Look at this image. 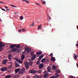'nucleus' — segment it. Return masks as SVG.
I'll use <instances>...</instances> for the list:
<instances>
[{
  "mask_svg": "<svg viewBox=\"0 0 78 78\" xmlns=\"http://www.w3.org/2000/svg\"><path fill=\"white\" fill-rule=\"evenodd\" d=\"M4 46V43L0 42V51H2L3 50V48L2 47Z\"/></svg>",
  "mask_w": 78,
  "mask_h": 78,
  "instance_id": "nucleus-1",
  "label": "nucleus"
},
{
  "mask_svg": "<svg viewBox=\"0 0 78 78\" xmlns=\"http://www.w3.org/2000/svg\"><path fill=\"white\" fill-rule=\"evenodd\" d=\"M7 68L6 67H3L1 69V70L2 72H5V71H6L8 70Z\"/></svg>",
  "mask_w": 78,
  "mask_h": 78,
  "instance_id": "nucleus-2",
  "label": "nucleus"
},
{
  "mask_svg": "<svg viewBox=\"0 0 78 78\" xmlns=\"http://www.w3.org/2000/svg\"><path fill=\"white\" fill-rule=\"evenodd\" d=\"M25 50L26 51H28V53H30L31 51V49L28 48V47H26L25 48Z\"/></svg>",
  "mask_w": 78,
  "mask_h": 78,
  "instance_id": "nucleus-3",
  "label": "nucleus"
},
{
  "mask_svg": "<svg viewBox=\"0 0 78 78\" xmlns=\"http://www.w3.org/2000/svg\"><path fill=\"white\" fill-rule=\"evenodd\" d=\"M24 64L26 67V69H29V65H28V63H27V62H25Z\"/></svg>",
  "mask_w": 78,
  "mask_h": 78,
  "instance_id": "nucleus-4",
  "label": "nucleus"
},
{
  "mask_svg": "<svg viewBox=\"0 0 78 78\" xmlns=\"http://www.w3.org/2000/svg\"><path fill=\"white\" fill-rule=\"evenodd\" d=\"M30 73H37V71L34 70H30Z\"/></svg>",
  "mask_w": 78,
  "mask_h": 78,
  "instance_id": "nucleus-5",
  "label": "nucleus"
},
{
  "mask_svg": "<svg viewBox=\"0 0 78 78\" xmlns=\"http://www.w3.org/2000/svg\"><path fill=\"white\" fill-rule=\"evenodd\" d=\"M25 72V68H23L21 70L20 72V73H24Z\"/></svg>",
  "mask_w": 78,
  "mask_h": 78,
  "instance_id": "nucleus-6",
  "label": "nucleus"
},
{
  "mask_svg": "<svg viewBox=\"0 0 78 78\" xmlns=\"http://www.w3.org/2000/svg\"><path fill=\"white\" fill-rule=\"evenodd\" d=\"M44 67V65L43 64H41L39 65V68L40 69H42Z\"/></svg>",
  "mask_w": 78,
  "mask_h": 78,
  "instance_id": "nucleus-7",
  "label": "nucleus"
},
{
  "mask_svg": "<svg viewBox=\"0 0 78 78\" xmlns=\"http://www.w3.org/2000/svg\"><path fill=\"white\" fill-rule=\"evenodd\" d=\"M12 77V75H9L7 76H5V78H10Z\"/></svg>",
  "mask_w": 78,
  "mask_h": 78,
  "instance_id": "nucleus-8",
  "label": "nucleus"
},
{
  "mask_svg": "<svg viewBox=\"0 0 78 78\" xmlns=\"http://www.w3.org/2000/svg\"><path fill=\"white\" fill-rule=\"evenodd\" d=\"M16 61H18V62H19L20 63V64H21V63H22L23 62L22 61H21V60L20 59L16 58Z\"/></svg>",
  "mask_w": 78,
  "mask_h": 78,
  "instance_id": "nucleus-9",
  "label": "nucleus"
},
{
  "mask_svg": "<svg viewBox=\"0 0 78 78\" xmlns=\"http://www.w3.org/2000/svg\"><path fill=\"white\" fill-rule=\"evenodd\" d=\"M17 49L16 48H13L12 49V52H16L17 51Z\"/></svg>",
  "mask_w": 78,
  "mask_h": 78,
  "instance_id": "nucleus-10",
  "label": "nucleus"
},
{
  "mask_svg": "<svg viewBox=\"0 0 78 78\" xmlns=\"http://www.w3.org/2000/svg\"><path fill=\"white\" fill-rule=\"evenodd\" d=\"M36 57V55H35V54H33L32 55V58L33 59H35V58Z\"/></svg>",
  "mask_w": 78,
  "mask_h": 78,
  "instance_id": "nucleus-11",
  "label": "nucleus"
},
{
  "mask_svg": "<svg viewBox=\"0 0 78 78\" xmlns=\"http://www.w3.org/2000/svg\"><path fill=\"white\" fill-rule=\"evenodd\" d=\"M7 61L8 60L7 59H5L2 62V63L3 64H6V62H7Z\"/></svg>",
  "mask_w": 78,
  "mask_h": 78,
  "instance_id": "nucleus-12",
  "label": "nucleus"
},
{
  "mask_svg": "<svg viewBox=\"0 0 78 78\" xmlns=\"http://www.w3.org/2000/svg\"><path fill=\"white\" fill-rule=\"evenodd\" d=\"M43 57H44V55H42L39 57L38 60L40 61L41 59H42V58H43Z\"/></svg>",
  "mask_w": 78,
  "mask_h": 78,
  "instance_id": "nucleus-13",
  "label": "nucleus"
},
{
  "mask_svg": "<svg viewBox=\"0 0 78 78\" xmlns=\"http://www.w3.org/2000/svg\"><path fill=\"white\" fill-rule=\"evenodd\" d=\"M51 60L52 61H56L55 58L54 57H51Z\"/></svg>",
  "mask_w": 78,
  "mask_h": 78,
  "instance_id": "nucleus-14",
  "label": "nucleus"
},
{
  "mask_svg": "<svg viewBox=\"0 0 78 78\" xmlns=\"http://www.w3.org/2000/svg\"><path fill=\"white\" fill-rule=\"evenodd\" d=\"M45 61H46V59H45V58H44L42 59L41 60V62L43 63L44 62H45Z\"/></svg>",
  "mask_w": 78,
  "mask_h": 78,
  "instance_id": "nucleus-15",
  "label": "nucleus"
},
{
  "mask_svg": "<svg viewBox=\"0 0 78 78\" xmlns=\"http://www.w3.org/2000/svg\"><path fill=\"white\" fill-rule=\"evenodd\" d=\"M20 70V68L16 69L15 70V73H17V72L19 71Z\"/></svg>",
  "mask_w": 78,
  "mask_h": 78,
  "instance_id": "nucleus-16",
  "label": "nucleus"
},
{
  "mask_svg": "<svg viewBox=\"0 0 78 78\" xmlns=\"http://www.w3.org/2000/svg\"><path fill=\"white\" fill-rule=\"evenodd\" d=\"M52 69L53 70H55L56 69V66L55 65H53L52 66Z\"/></svg>",
  "mask_w": 78,
  "mask_h": 78,
  "instance_id": "nucleus-17",
  "label": "nucleus"
},
{
  "mask_svg": "<svg viewBox=\"0 0 78 78\" xmlns=\"http://www.w3.org/2000/svg\"><path fill=\"white\" fill-rule=\"evenodd\" d=\"M16 47V45H11L10 46V48H13L14 47Z\"/></svg>",
  "mask_w": 78,
  "mask_h": 78,
  "instance_id": "nucleus-18",
  "label": "nucleus"
},
{
  "mask_svg": "<svg viewBox=\"0 0 78 78\" xmlns=\"http://www.w3.org/2000/svg\"><path fill=\"white\" fill-rule=\"evenodd\" d=\"M48 74H46L44 75V78H47L48 77Z\"/></svg>",
  "mask_w": 78,
  "mask_h": 78,
  "instance_id": "nucleus-19",
  "label": "nucleus"
},
{
  "mask_svg": "<svg viewBox=\"0 0 78 78\" xmlns=\"http://www.w3.org/2000/svg\"><path fill=\"white\" fill-rule=\"evenodd\" d=\"M12 56V55L11 54H10L9 55V57L8 58L9 59H11V57Z\"/></svg>",
  "mask_w": 78,
  "mask_h": 78,
  "instance_id": "nucleus-20",
  "label": "nucleus"
},
{
  "mask_svg": "<svg viewBox=\"0 0 78 78\" xmlns=\"http://www.w3.org/2000/svg\"><path fill=\"white\" fill-rule=\"evenodd\" d=\"M25 58V55H22L21 56V60H23Z\"/></svg>",
  "mask_w": 78,
  "mask_h": 78,
  "instance_id": "nucleus-21",
  "label": "nucleus"
},
{
  "mask_svg": "<svg viewBox=\"0 0 78 78\" xmlns=\"http://www.w3.org/2000/svg\"><path fill=\"white\" fill-rule=\"evenodd\" d=\"M42 72V71L41 70L37 71V73H41Z\"/></svg>",
  "mask_w": 78,
  "mask_h": 78,
  "instance_id": "nucleus-22",
  "label": "nucleus"
},
{
  "mask_svg": "<svg viewBox=\"0 0 78 78\" xmlns=\"http://www.w3.org/2000/svg\"><path fill=\"white\" fill-rule=\"evenodd\" d=\"M34 78H39V76L37 75L34 76Z\"/></svg>",
  "mask_w": 78,
  "mask_h": 78,
  "instance_id": "nucleus-23",
  "label": "nucleus"
},
{
  "mask_svg": "<svg viewBox=\"0 0 78 78\" xmlns=\"http://www.w3.org/2000/svg\"><path fill=\"white\" fill-rule=\"evenodd\" d=\"M12 67V65H10V66H9L8 68H7V69H8H8H11V68Z\"/></svg>",
  "mask_w": 78,
  "mask_h": 78,
  "instance_id": "nucleus-24",
  "label": "nucleus"
},
{
  "mask_svg": "<svg viewBox=\"0 0 78 78\" xmlns=\"http://www.w3.org/2000/svg\"><path fill=\"white\" fill-rule=\"evenodd\" d=\"M48 72H51V69H50V67H48Z\"/></svg>",
  "mask_w": 78,
  "mask_h": 78,
  "instance_id": "nucleus-25",
  "label": "nucleus"
},
{
  "mask_svg": "<svg viewBox=\"0 0 78 78\" xmlns=\"http://www.w3.org/2000/svg\"><path fill=\"white\" fill-rule=\"evenodd\" d=\"M29 65H30V66H32V64H33V62H29Z\"/></svg>",
  "mask_w": 78,
  "mask_h": 78,
  "instance_id": "nucleus-26",
  "label": "nucleus"
},
{
  "mask_svg": "<svg viewBox=\"0 0 78 78\" xmlns=\"http://www.w3.org/2000/svg\"><path fill=\"white\" fill-rule=\"evenodd\" d=\"M55 72L56 73H59L60 72V71L58 70H55Z\"/></svg>",
  "mask_w": 78,
  "mask_h": 78,
  "instance_id": "nucleus-27",
  "label": "nucleus"
},
{
  "mask_svg": "<svg viewBox=\"0 0 78 78\" xmlns=\"http://www.w3.org/2000/svg\"><path fill=\"white\" fill-rule=\"evenodd\" d=\"M74 59H77V56H76V55L75 54H74Z\"/></svg>",
  "mask_w": 78,
  "mask_h": 78,
  "instance_id": "nucleus-28",
  "label": "nucleus"
},
{
  "mask_svg": "<svg viewBox=\"0 0 78 78\" xmlns=\"http://www.w3.org/2000/svg\"><path fill=\"white\" fill-rule=\"evenodd\" d=\"M34 23H33L30 24V27H33V26H34Z\"/></svg>",
  "mask_w": 78,
  "mask_h": 78,
  "instance_id": "nucleus-29",
  "label": "nucleus"
},
{
  "mask_svg": "<svg viewBox=\"0 0 78 78\" xmlns=\"http://www.w3.org/2000/svg\"><path fill=\"white\" fill-rule=\"evenodd\" d=\"M37 54L38 55H41V54H42V52H38L37 53Z\"/></svg>",
  "mask_w": 78,
  "mask_h": 78,
  "instance_id": "nucleus-30",
  "label": "nucleus"
},
{
  "mask_svg": "<svg viewBox=\"0 0 78 78\" xmlns=\"http://www.w3.org/2000/svg\"><path fill=\"white\" fill-rule=\"evenodd\" d=\"M41 27H42V25H40L39 26H38V30H39V29H40L41 28Z\"/></svg>",
  "mask_w": 78,
  "mask_h": 78,
  "instance_id": "nucleus-31",
  "label": "nucleus"
},
{
  "mask_svg": "<svg viewBox=\"0 0 78 78\" xmlns=\"http://www.w3.org/2000/svg\"><path fill=\"white\" fill-rule=\"evenodd\" d=\"M40 63V61H37V65H39Z\"/></svg>",
  "mask_w": 78,
  "mask_h": 78,
  "instance_id": "nucleus-32",
  "label": "nucleus"
},
{
  "mask_svg": "<svg viewBox=\"0 0 78 78\" xmlns=\"http://www.w3.org/2000/svg\"><path fill=\"white\" fill-rule=\"evenodd\" d=\"M15 66L16 67H19V65L18 63H16Z\"/></svg>",
  "mask_w": 78,
  "mask_h": 78,
  "instance_id": "nucleus-33",
  "label": "nucleus"
},
{
  "mask_svg": "<svg viewBox=\"0 0 78 78\" xmlns=\"http://www.w3.org/2000/svg\"><path fill=\"white\" fill-rule=\"evenodd\" d=\"M49 56L51 57H52L53 56V53H51L50 55H49Z\"/></svg>",
  "mask_w": 78,
  "mask_h": 78,
  "instance_id": "nucleus-34",
  "label": "nucleus"
},
{
  "mask_svg": "<svg viewBox=\"0 0 78 78\" xmlns=\"http://www.w3.org/2000/svg\"><path fill=\"white\" fill-rule=\"evenodd\" d=\"M20 19L21 20H23V16H22L20 17Z\"/></svg>",
  "mask_w": 78,
  "mask_h": 78,
  "instance_id": "nucleus-35",
  "label": "nucleus"
},
{
  "mask_svg": "<svg viewBox=\"0 0 78 78\" xmlns=\"http://www.w3.org/2000/svg\"><path fill=\"white\" fill-rule=\"evenodd\" d=\"M56 77H55L56 78H57V77H59V74H56Z\"/></svg>",
  "mask_w": 78,
  "mask_h": 78,
  "instance_id": "nucleus-36",
  "label": "nucleus"
},
{
  "mask_svg": "<svg viewBox=\"0 0 78 78\" xmlns=\"http://www.w3.org/2000/svg\"><path fill=\"white\" fill-rule=\"evenodd\" d=\"M10 6H12V7H13V8H16V6L14 5H10Z\"/></svg>",
  "mask_w": 78,
  "mask_h": 78,
  "instance_id": "nucleus-37",
  "label": "nucleus"
},
{
  "mask_svg": "<svg viewBox=\"0 0 78 78\" xmlns=\"http://www.w3.org/2000/svg\"><path fill=\"white\" fill-rule=\"evenodd\" d=\"M16 48H19L20 47V45H17V46H16Z\"/></svg>",
  "mask_w": 78,
  "mask_h": 78,
  "instance_id": "nucleus-38",
  "label": "nucleus"
},
{
  "mask_svg": "<svg viewBox=\"0 0 78 78\" xmlns=\"http://www.w3.org/2000/svg\"><path fill=\"white\" fill-rule=\"evenodd\" d=\"M50 78H56V77L55 76H52Z\"/></svg>",
  "mask_w": 78,
  "mask_h": 78,
  "instance_id": "nucleus-39",
  "label": "nucleus"
},
{
  "mask_svg": "<svg viewBox=\"0 0 78 78\" xmlns=\"http://www.w3.org/2000/svg\"><path fill=\"white\" fill-rule=\"evenodd\" d=\"M50 16H49L48 15V20H50Z\"/></svg>",
  "mask_w": 78,
  "mask_h": 78,
  "instance_id": "nucleus-40",
  "label": "nucleus"
},
{
  "mask_svg": "<svg viewBox=\"0 0 78 78\" xmlns=\"http://www.w3.org/2000/svg\"><path fill=\"white\" fill-rule=\"evenodd\" d=\"M0 3H1V4H5V3H3V2H1V1H0Z\"/></svg>",
  "mask_w": 78,
  "mask_h": 78,
  "instance_id": "nucleus-41",
  "label": "nucleus"
},
{
  "mask_svg": "<svg viewBox=\"0 0 78 78\" xmlns=\"http://www.w3.org/2000/svg\"><path fill=\"white\" fill-rule=\"evenodd\" d=\"M2 10L3 11H4L6 12V10H5V9L2 8Z\"/></svg>",
  "mask_w": 78,
  "mask_h": 78,
  "instance_id": "nucleus-42",
  "label": "nucleus"
},
{
  "mask_svg": "<svg viewBox=\"0 0 78 78\" xmlns=\"http://www.w3.org/2000/svg\"><path fill=\"white\" fill-rule=\"evenodd\" d=\"M26 3H30V2H29L28 1L26 0Z\"/></svg>",
  "mask_w": 78,
  "mask_h": 78,
  "instance_id": "nucleus-43",
  "label": "nucleus"
},
{
  "mask_svg": "<svg viewBox=\"0 0 78 78\" xmlns=\"http://www.w3.org/2000/svg\"><path fill=\"white\" fill-rule=\"evenodd\" d=\"M39 76V78H41L42 77V76L41 75H40Z\"/></svg>",
  "mask_w": 78,
  "mask_h": 78,
  "instance_id": "nucleus-44",
  "label": "nucleus"
},
{
  "mask_svg": "<svg viewBox=\"0 0 78 78\" xmlns=\"http://www.w3.org/2000/svg\"><path fill=\"white\" fill-rule=\"evenodd\" d=\"M22 31H23V32H24V31H25V30L24 29H23L22 30Z\"/></svg>",
  "mask_w": 78,
  "mask_h": 78,
  "instance_id": "nucleus-45",
  "label": "nucleus"
},
{
  "mask_svg": "<svg viewBox=\"0 0 78 78\" xmlns=\"http://www.w3.org/2000/svg\"><path fill=\"white\" fill-rule=\"evenodd\" d=\"M18 31H19V32H21L22 30H19Z\"/></svg>",
  "mask_w": 78,
  "mask_h": 78,
  "instance_id": "nucleus-46",
  "label": "nucleus"
},
{
  "mask_svg": "<svg viewBox=\"0 0 78 78\" xmlns=\"http://www.w3.org/2000/svg\"><path fill=\"white\" fill-rule=\"evenodd\" d=\"M43 4H45V2L44 1L43 2Z\"/></svg>",
  "mask_w": 78,
  "mask_h": 78,
  "instance_id": "nucleus-47",
  "label": "nucleus"
},
{
  "mask_svg": "<svg viewBox=\"0 0 78 78\" xmlns=\"http://www.w3.org/2000/svg\"><path fill=\"white\" fill-rule=\"evenodd\" d=\"M20 49H19V50H18L17 51L18 52H20Z\"/></svg>",
  "mask_w": 78,
  "mask_h": 78,
  "instance_id": "nucleus-48",
  "label": "nucleus"
},
{
  "mask_svg": "<svg viewBox=\"0 0 78 78\" xmlns=\"http://www.w3.org/2000/svg\"><path fill=\"white\" fill-rule=\"evenodd\" d=\"M6 10H7V11H9V9H6Z\"/></svg>",
  "mask_w": 78,
  "mask_h": 78,
  "instance_id": "nucleus-49",
  "label": "nucleus"
},
{
  "mask_svg": "<svg viewBox=\"0 0 78 78\" xmlns=\"http://www.w3.org/2000/svg\"><path fill=\"white\" fill-rule=\"evenodd\" d=\"M5 8H6V9L8 8V7H7L6 6H5Z\"/></svg>",
  "mask_w": 78,
  "mask_h": 78,
  "instance_id": "nucleus-50",
  "label": "nucleus"
},
{
  "mask_svg": "<svg viewBox=\"0 0 78 78\" xmlns=\"http://www.w3.org/2000/svg\"><path fill=\"white\" fill-rule=\"evenodd\" d=\"M14 77H16V78H17V76H16L15 75L14 76Z\"/></svg>",
  "mask_w": 78,
  "mask_h": 78,
  "instance_id": "nucleus-51",
  "label": "nucleus"
},
{
  "mask_svg": "<svg viewBox=\"0 0 78 78\" xmlns=\"http://www.w3.org/2000/svg\"><path fill=\"white\" fill-rule=\"evenodd\" d=\"M76 46H77V47H78V44H76Z\"/></svg>",
  "mask_w": 78,
  "mask_h": 78,
  "instance_id": "nucleus-52",
  "label": "nucleus"
},
{
  "mask_svg": "<svg viewBox=\"0 0 78 78\" xmlns=\"http://www.w3.org/2000/svg\"><path fill=\"white\" fill-rule=\"evenodd\" d=\"M37 22H39V20H37Z\"/></svg>",
  "mask_w": 78,
  "mask_h": 78,
  "instance_id": "nucleus-53",
  "label": "nucleus"
},
{
  "mask_svg": "<svg viewBox=\"0 0 78 78\" xmlns=\"http://www.w3.org/2000/svg\"><path fill=\"white\" fill-rule=\"evenodd\" d=\"M36 4H37V5H39V4H37V3H36Z\"/></svg>",
  "mask_w": 78,
  "mask_h": 78,
  "instance_id": "nucleus-54",
  "label": "nucleus"
},
{
  "mask_svg": "<svg viewBox=\"0 0 78 78\" xmlns=\"http://www.w3.org/2000/svg\"><path fill=\"white\" fill-rule=\"evenodd\" d=\"M10 63L11 64H12V62H10Z\"/></svg>",
  "mask_w": 78,
  "mask_h": 78,
  "instance_id": "nucleus-55",
  "label": "nucleus"
},
{
  "mask_svg": "<svg viewBox=\"0 0 78 78\" xmlns=\"http://www.w3.org/2000/svg\"><path fill=\"white\" fill-rule=\"evenodd\" d=\"M23 2H26V0H23Z\"/></svg>",
  "mask_w": 78,
  "mask_h": 78,
  "instance_id": "nucleus-56",
  "label": "nucleus"
},
{
  "mask_svg": "<svg viewBox=\"0 0 78 78\" xmlns=\"http://www.w3.org/2000/svg\"><path fill=\"white\" fill-rule=\"evenodd\" d=\"M77 29L78 30V26L77 27Z\"/></svg>",
  "mask_w": 78,
  "mask_h": 78,
  "instance_id": "nucleus-57",
  "label": "nucleus"
},
{
  "mask_svg": "<svg viewBox=\"0 0 78 78\" xmlns=\"http://www.w3.org/2000/svg\"><path fill=\"white\" fill-rule=\"evenodd\" d=\"M27 78H30V77H27Z\"/></svg>",
  "mask_w": 78,
  "mask_h": 78,
  "instance_id": "nucleus-58",
  "label": "nucleus"
},
{
  "mask_svg": "<svg viewBox=\"0 0 78 78\" xmlns=\"http://www.w3.org/2000/svg\"><path fill=\"white\" fill-rule=\"evenodd\" d=\"M0 21H2V20H1V19H0Z\"/></svg>",
  "mask_w": 78,
  "mask_h": 78,
  "instance_id": "nucleus-59",
  "label": "nucleus"
},
{
  "mask_svg": "<svg viewBox=\"0 0 78 78\" xmlns=\"http://www.w3.org/2000/svg\"><path fill=\"white\" fill-rule=\"evenodd\" d=\"M1 61V59H0V62Z\"/></svg>",
  "mask_w": 78,
  "mask_h": 78,
  "instance_id": "nucleus-60",
  "label": "nucleus"
},
{
  "mask_svg": "<svg viewBox=\"0 0 78 78\" xmlns=\"http://www.w3.org/2000/svg\"><path fill=\"white\" fill-rule=\"evenodd\" d=\"M47 61H48V59L47 60Z\"/></svg>",
  "mask_w": 78,
  "mask_h": 78,
  "instance_id": "nucleus-61",
  "label": "nucleus"
},
{
  "mask_svg": "<svg viewBox=\"0 0 78 78\" xmlns=\"http://www.w3.org/2000/svg\"><path fill=\"white\" fill-rule=\"evenodd\" d=\"M8 0V1H9V0Z\"/></svg>",
  "mask_w": 78,
  "mask_h": 78,
  "instance_id": "nucleus-62",
  "label": "nucleus"
},
{
  "mask_svg": "<svg viewBox=\"0 0 78 78\" xmlns=\"http://www.w3.org/2000/svg\"><path fill=\"white\" fill-rule=\"evenodd\" d=\"M46 71H44V72H45Z\"/></svg>",
  "mask_w": 78,
  "mask_h": 78,
  "instance_id": "nucleus-63",
  "label": "nucleus"
},
{
  "mask_svg": "<svg viewBox=\"0 0 78 78\" xmlns=\"http://www.w3.org/2000/svg\"><path fill=\"white\" fill-rule=\"evenodd\" d=\"M0 78H1L0 77Z\"/></svg>",
  "mask_w": 78,
  "mask_h": 78,
  "instance_id": "nucleus-64",
  "label": "nucleus"
}]
</instances>
